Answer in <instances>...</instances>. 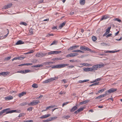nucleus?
Masks as SVG:
<instances>
[{
  "mask_svg": "<svg viewBox=\"0 0 122 122\" xmlns=\"http://www.w3.org/2000/svg\"><path fill=\"white\" fill-rule=\"evenodd\" d=\"M26 122H33V121L32 120H26Z\"/></svg>",
  "mask_w": 122,
  "mask_h": 122,
  "instance_id": "obj_64",
  "label": "nucleus"
},
{
  "mask_svg": "<svg viewBox=\"0 0 122 122\" xmlns=\"http://www.w3.org/2000/svg\"><path fill=\"white\" fill-rule=\"evenodd\" d=\"M50 116L51 115L50 114H48L46 115H44L41 117H40V118L41 119L45 118L48 117Z\"/></svg>",
  "mask_w": 122,
  "mask_h": 122,
  "instance_id": "obj_14",
  "label": "nucleus"
},
{
  "mask_svg": "<svg viewBox=\"0 0 122 122\" xmlns=\"http://www.w3.org/2000/svg\"><path fill=\"white\" fill-rule=\"evenodd\" d=\"M79 47V46H77V45H75L73 46H72V47H70V48H69L68 49V51H70L71 50H73L74 49H76L78 47Z\"/></svg>",
  "mask_w": 122,
  "mask_h": 122,
  "instance_id": "obj_7",
  "label": "nucleus"
},
{
  "mask_svg": "<svg viewBox=\"0 0 122 122\" xmlns=\"http://www.w3.org/2000/svg\"><path fill=\"white\" fill-rule=\"evenodd\" d=\"M13 97L11 96H8L5 97V100H10L12 99Z\"/></svg>",
  "mask_w": 122,
  "mask_h": 122,
  "instance_id": "obj_13",
  "label": "nucleus"
},
{
  "mask_svg": "<svg viewBox=\"0 0 122 122\" xmlns=\"http://www.w3.org/2000/svg\"><path fill=\"white\" fill-rule=\"evenodd\" d=\"M43 66V65L40 64V65H35L33 66L34 67H42V66Z\"/></svg>",
  "mask_w": 122,
  "mask_h": 122,
  "instance_id": "obj_23",
  "label": "nucleus"
},
{
  "mask_svg": "<svg viewBox=\"0 0 122 122\" xmlns=\"http://www.w3.org/2000/svg\"><path fill=\"white\" fill-rule=\"evenodd\" d=\"M117 52V51H105L104 52L105 53H114Z\"/></svg>",
  "mask_w": 122,
  "mask_h": 122,
  "instance_id": "obj_19",
  "label": "nucleus"
},
{
  "mask_svg": "<svg viewBox=\"0 0 122 122\" xmlns=\"http://www.w3.org/2000/svg\"><path fill=\"white\" fill-rule=\"evenodd\" d=\"M7 30L8 32V33L6 35H5L4 36V38L8 36V34H9V30L8 29H7Z\"/></svg>",
  "mask_w": 122,
  "mask_h": 122,
  "instance_id": "obj_38",
  "label": "nucleus"
},
{
  "mask_svg": "<svg viewBox=\"0 0 122 122\" xmlns=\"http://www.w3.org/2000/svg\"><path fill=\"white\" fill-rule=\"evenodd\" d=\"M69 103V102H66L65 103H64L62 105V106L63 107L64 106L66 105Z\"/></svg>",
  "mask_w": 122,
  "mask_h": 122,
  "instance_id": "obj_52",
  "label": "nucleus"
},
{
  "mask_svg": "<svg viewBox=\"0 0 122 122\" xmlns=\"http://www.w3.org/2000/svg\"><path fill=\"white\" fill-rule=\"evenodd\" d=\"M11 58V57L10 56L8 57L7 58H5V60H10V59Z\"/></svg>",
  "mask_w": 122,
  "mask_h": 122,
  "instance_id": "obj_54",
  "label": "nucleus"
},
{
  "mask_svg": "<svg viewBox=\"0 0 122 122\" xmlns=\"http://www.w3.org/2000/svg\"><path fill=\"white\" fill-rule=\"evenodd\" d=\"M84 108V107L80 108L77 110V111H78L79 112L83 110Z\"/></svg>",
  "mask_w": 122,
  "mask_h": 122,
  "instance_id": "obj_39",
  "label": "nucleus"
},
{
  "mask_svg": "<svg viewBox=\"0 0 122 122\" xmlns=\"http://www.w3.org/2000/svg\"><path fill=\"white\" fill-rule=\"evenodd\" d=\"M40 102V101L38 100H34L28 104V105L29 106L35 105L39 103Z\"/></svg>",
  "mask_w": 122,
  "mask_h": 122,
  "instance_id": "obj_3",
  "label": "nucleus"
},
{
  "mask_svg": "<svg viewBox=\"0 0 122 122\" xmlns=\"http://www.w3.org/2000/svg\"><path fill=\"white\" fill-rule=\"evenodd\" d=\"M101 80V79L100 78H98L95 80L94 81L91 82V83H94L95 82H97V81H100Z\"/></svg>",
  "mask_w": 122,
  "mask_h": 122,
  "instance_id": "obj_31",
  "label": "nucleus"
},
{
  "mask_svg": "<svg viewBox=\"0 0 122 122\" xmlns=\"http://www.w3.org/2000/svg\"><path fill=\"white\" fill-rule=\"evenodd\" d=\"M99 82H98L97 83H95L94 84H93V86H95L96 85H97L99 84Z\"/></svg>",
  "mask_w": 122,
  "mask_h": 122,
  "instance_id": "obj_58",
  "label": "nucleus"
},
{
  "mask_svg": "<svg viewBox=\"0 0 122 122\" xmlns=\"http://www.w3.org/2000/svg\"><path fill=\"white\" fill-rule=\"evenodd\" d=\"M97 65H95L92 66V67H91L92 71H95L97 69Z\"/></svg>",
  "mask_w": 122,
  "mask_h": 122,
  "instance_id": "obj_9",
  "label": "nucleus"
},
{
  "mask_svg": "<svg viewBox=\"0 0 122 122\" xmlns=\"http://www.w3.org/2000/svg\"><path fill=\"white\" fill-rule=\"evenodd\" d=\"M27 103L26 102H24L20 104V105L21 106H23L25 105Z\"/></svg>",
  "mask_w": 122,
  "mask_h": 122,
  "instance_id": "obj_46",
  "label": "nucleus"
},
{
  "mask_svg": "<svg viewBox=\"0 0 122 122\" xmlns=\"http://www.w3.org/2000/svg\"><path fill=\"white\" fill-rule=\"evenodd\" d=\"M70 62H76L77 61L76 60H70Z\"/></svg>",
  "mask_w": 122,
  "mask_h": 122,
  "instance_id": "obj_49",
  "label": "nucleus"
},
{
  "mask_svg": "<svg viewBox=\"0 0 122 122\" xmlns=\"http://www.w3.org/2000/svg\"><path fill=\"white\" fill-rule=\"evenodd\" d=\"M34 51L33 50H31L30 51H28L27 52V53H26V54H29L31 53H32L34 52Z\"/></svg>",
  "mask_w": 122,
  "mask_h": 122,
  "instance_id": "obj_45",
  "label": "nucleus"
},
{
  "mask_svg": "<svg viewBox=\"0 0 122 122\" xmlns=\"http://www.w3.org/2000/svg\"><path fill=\"white\" fill-rule=\"evenodd\" d=\"M79 50H75L72 51V52H78Z\"/></svg>",
  "mask_w": 122,
  "mask_h": 122,
  "instance_id": "obj_55",
  "label": "nucleus"
},
{
  "mask_svg": "<svg viewBox=\"0 0 122 122\" xmlns=\"http://www.w3.org/2000/svg\"><path fill=\"white\" fill-rule=\"evenodd\" d=\"M77 105H76L75 106L73 107L70 110V112H72L73 111H74L75 110H76L77 109Z\"/></svg>",
  "mask_w": 122,
  "mask_h": 122,
  "instance_id": "obj_10",
  "label": "nucleus"
},
{
  "mask_svg": "<svg viewBox=\"0 0 122 122\" xmlns=\"http://www.w3.org/2000/svg\"><path fill=\"white\" fill-rule=\"evenodd\" d=\"M26 93V92H23L20 93L18 95L20 97H21L22 96L25 95Z\"/></svg>",
  "mask_w": 122,
  "mask_h": 122,
  "instance_id": "obj_12",
  "label": "nucleus"
},
{
  "mask_svg": "<svg viewBox=\"0 0 122 122\" xmlns=\"http://www.w3.org/2000/svg\"><path fill=\"white\" fill-rule=\"evenodd\" d=\"M69 64H58L55 66H52V68H61L64 67L66 66H68Z\"/></svg>",
  "mask_w": 122,
  "mask_h": 122,
  "instance_id": "obj_1",
  "label": "nucleus"
},
{
  "mask_svg": "<svg viewBox=\"0 0 122 122\" xmlns=\"http://www.w3.org/2000/svg\"><path fill=\"white\" fill-rule=\"evenodd\" d=\"M78 54L77 53H71L66 55V57L69 58L71 57H74L78 55Z\"/></svg>",
  "mask_w": 122,
  "mask_h": 122,
  "instance_id": "obj_4",
  "label": "nucleus"
},
{
  "mask_svg": "<svg viewBox=\"0 0 122 122\" xmlns=\"http://www.w3.org/2000/svg\"><path fill=\"white\" fill-rule=\"evenodd\" d=\"M50 79H48L46 80L45 81H43V83H47L49 82H51Z\"/></svg>",
  "mask_w": 122,
  "mask_h": 122,
  "instance_id": "obj_22",
  "label": "nucleus"
},
{
  "mask_svg": "<svg viewBox=\"0 0 122 122\" xmlns=\"http://www.w3.org/2000/svg\"><path fill=\"white\" fill-rule=\"evenodd\" d=\"M105 88H103L99 90L97 92L98 93H100V92H102L104 91L105 90Z\"/></svg>",
  "mask_w": 122,
  "mask_h": 122,
  "instance_id": "obj_37",
  "label": "nucleus"
},
{
  "mask_svg": "<svg viewBox=\"0 0 122 122\" xmlns=\"http://www.w3.org/2000/svg\"><path fill=\"white\" fill-rule=\"evenodd\" d=\"M24 43V42H23L21 40H19L16 43V45H20L22 44H23Z\"/></svg>",
  "mask_w": 122,
  "mask_h": 122,
  "instance_id": "obj_16",
  "label": "nucleus"
},
{
  "mask_svg": "<svg viewBox=\"0 0 122 122\" xmlns=\"http://www.w3.org/2000/svg\"><path fill=\"white\" fill-rule=\"evenodd\" d=\"M32 63H24V65H32Z\"/></svg>",
  "mask_w": 122,
  "mask_h": 122,
  "instance_id": "obj_47",
  "label": "nucleus"
},
{
  "mask_svg": "<svg viewBox=\"0 0 122 122\" xmlns=\"http://www.w3.org/2000/svg\"><path fill=\"white\" fill-rule=\"evenodd\" d=\"M66 22L64 21L59 26V28L60 29H61L63 26L65 24Z\"/></svg>",
  "mask_w": 122,
  "mask_h": 122,
  "instance_id": "obj_18",
  "label": "nucleus"
},
{
  "mask_svg": "<svg viewBox=\"0 0 122 122\" xmlns=\"http://www.w3.org/2000/svg\"><path fill=\"white\" fill-rule=\"evenodd\" d=\"M80 3L81 5H84L85 3V0H80Z\"/></svg>",
  "mask_w": 122,
  "mask_h": 122,
  "instance_id": "obj_21",
  "label": "nucleus"
},
{
  "mask_svg": "<svg viewBox=\"0 0 122 122\" xmlns=\"http://www.w3.org/2000/svg\"><path fill=\"white\" fill-rule=\"evenodd\" d=\"M89 101L90 100H86L83 101H82V102H80V105L85 104H86V103H88Z\"/></svg>",
  "mask_w": 122,
  "mask_h": 122,
  "instance_id": "obj_15",
  "label": "nucleus"
},
{
  "mask_svg": "<svg viewBox=\"0 0 122 122\" xmlns=\"http://www.w3.org/2000/svg\"><path fill=\"white\" fill-rule=\"evenodd\" d=\"M111 27H109L107 29L106 31V33H107V34H108L110 32V29H111Z\"/></svg>",
  "mask_w": 122,
  "mask_h": 122,
  "instance_id": "obj_25",
  "label": "nucleus"
},
{
  "mask_svg": "<svg viewBox=\"0 0 122 122\" xmlns=\"http://www.w3.org/2000/svg\"><path fill=\"white\" fill-rule=\"evenodd\" d=\"M55 78H55V77H54L50 78V79L51 81H52L56 80Z\"/></svg>",
  "mask_w": 122,
  "mask_h": 122,
  "instance_id": "obj_53",
  "label": "nucleus"
},
{
  "mask_svg": "<svg viewBox=\"0 0 122 122\" xmlns=\"http://www.w3.org/2000/svg\"><path fill=\"white\" fill-rule=\"evenodd\" d=\"M58 42V41L56 40L52 42L50 45L51 46L52 45H56Z\"/></svg>",
  "mask_w": 122,
  "mask_h": 122,
  "instance_id": "obj_20",
  "label": "nucleus"
},
{
  "mask_svg": "<svg viewBox=\"0 0 122 122\" xmlns=\"http://www.w3.org/2000/svg\"><path fill=\"white\" fill-rule=\"evenodd\" d=\"M112 35V34H109L107 35L106 37H108Z\"/></svg>",
  "mask_w": 122,
  "mask_h": 122,
  "instance_id": "obj_61",
  "label": "nucleus"
},
{
  "mask_svg": "<svg viewBox=\"0 0 122 122\" xmlns=\"http://www.w3.org/2000/svg\"><path fill=\"white\" fill-rule=\"evenodd\" d=\"M117 90V89L116 88H112L109 89L108 90L106 91V93L107 94L109 95L110 93L113 92Z\"/></svg>",
  "mask_w": 122,
  "mask_h": 122,
  "instance_id": "obj_6",
  "label": "nucleus"
},
{
  "mask_svg": "<svg viewBox=\"0 0 122 122\" xmlns=\"http://www.w3.org/2000/svg\"><path fill=\"white\" fill-rule=\"evenodd\" d=\"M33 107H30L28 108L27 109V110L28 111H31L33 109Z\"/></svg>",
  "mask_w": 122,
  "mask_h": 122,
  "instance_id": "obj_41",
  "label": "nucleus"
},
{
  "mask_svg": "<svg viewBox=\"0 0 122 122\" xmlns=\"http://www.w3.org/2000/svg\"><path fill=\"white\" fill-rule=\"evenodd\" d=\"M69 67V68H72L74 67V66H70L68 67Z\"/></svg>",
  "mask_w": 122,
  "mask_h": 122,
  "instance_id": "obj_63",
  "label": "nucleus"
},
{
  "mask_svg": "<svg viewBox=\"0 0 122 122\" xmlns=\"http://www.w3.org/2000/svg\"><path fill=\"white\" fill-rule=\"evenodd\" d=\"M32 86L34 88H37L38 87L36 83H34L32 84Z\"/></svg>",
  "mask_w": 122,
  "mask_h": 122,
  "instance_id": "obj_26",
  "label": "nucleus"
},
{
  "mask_svg": "<svg viewBox=\"0 0 122 122\" xmlns=\"http://www.w3.org/2000/svg\"><path fill=\"white\" fill-rule=\"evenodd\" d=\"M10 93L11 94L13 93H16V92L15 91H12L10 92Z\"/></svg>",
  "mask_w": 122,
  "mask_h": 122,
  "instance_id": "obj_62",
  "label": "nucleus"
},
{
  "mask_svg": "<svg viewBox=\"0 0 122 122\" xmlns=\"http://www.w3.org/2000/svg\"><path fill=\"white\" fill-rule=\"evenodd\" d=\"M24 57H17L14 58V60L17 59L22 60L24 59Z\"/></svg>",
  "mask_w": 122,
  "mask_h": 122,
  "instance_id": "obj_11",
  "label": "nucleus"
},
{
  "mask_svg": "<svg viewBox=\"0 0 122 122\" xmlns=\"http://www.w3.org/2000/svg\"><path fill=\"white\" fill-rule=\"evenodd\" d=\"M47 54L45 52H40L38 53L36 55V56L37 57H43L46 55Z\"/></svg>",
  "mask_w": 122,
  "mask_h": 122,
  "instance_id": "obj_5",
  "label": "nucleus"
},
{
  "mask_svg": "<svg viewBox=\"0 0 122 122\" xmlns=\"http://www.w3.org/2000/svg\"><path fill=\"white\" fill-rule=\"evenodd\" d=\"M85 50L89 51L90 52H93V51L91 49L89 48L86 47V48H85Z\"/></svg>",
  "mask_w": 122,
  "mask_h": 122,
  "instance_id": "obj_33",
  "label": "nucleus"
},
{
  "mask_svg": "<svg viewBox=\"0 0 122 122\" xmlns=\"http://www.w3.org/2000/svg\"><path fill=\"white\" fill-rule=\"evenodd\" d=\"M113 20L114 21H117L119 22L122 21L120 19L117 18L114 19Z\"/></svg>",
  "mask_w": 122,
  "mask_h": 122,
  "instance_id": "obj_30",
  "label": "nucleus"
},
{
  "mask_svg": "<svg viewBox=\"0 0 122 122\" xmlns=\"http://www.w3.org/2000/svg\"><path fill=\"white\" fill-rule=\"evenodd\" d=\"M31 71L30 70H25V73H29V72H31Z\"/></svg>",
  "mask_w": 122,
  "mask_h": 122,
  "instance_id": "obj_40",
  "label": "nucleus"
},
{
  "mask_svg": "<svg viewBox=\"0 0 122 122\" xmlns=\"http://www.w3.org/2000/svg\"><path fill=\"white\" fill-rule=\"evenodd\" d=\"M61 51H53V54H57L61 53Z\"/></svg>",
  "mask_w": 122,
  "mask_h": 122,
  "instance_id": "obj_24",
  "label": "nucleus"
},
{
  "mask_svg": "<svg viewBox=\"0 0 122 122\" xmlns=\"http://www.w3.org/2000/svg\"><path fill=\"white\" fill-rule=\"evenodd\" d=\"M10 110V108H8L4 109L2 110L3 112L4 111V113H6V114L9 113H11L13 112H15L16 110H12L9 111Z\"/></svg>",
  "mask_w": 122,
  "mask_h": 122,
  "instance_id": "obj_2",
  "label": "nucleus"
},
{
  "mask_svg": "<svg viewBox=\"0 0 122 122\" xmlns=\"http://www.w3.org/2000/svg\"><path fill=\"white\" fill-rule=\"evenodd\" d=\"M12 5L11 3H9L8 4L6 5H5L4 6L3 9H6L10 7Z\"/></svg>",
  "mask_w": 122,
  "mask_h": 122,
  "instance_id": "obj_8",
  "label": "nucleus"
},
{
  "mask_svg": "<svg viewBox=\"0 0 122 122\" xmlns=\"http://www.w3.org/2000/svg\"><path fill=\"white\" fill-rule=\"evenodd\" d=\"M54 35V34H48L47 36H46L49 37L50 36H52Z\"/></svg>",
  "mask_w": 122,
  "mask_h": 122,
  "instance_id": "obj_42",
  "label": "nucleus"
},
{
  "mask_svg": "<svg viewBox=\"0 0 122 122\" xmlns=\"http://www.w3.org/2000/svg\"><path fill=\"white\" fill-rule=\"evenodd\" d=\"M70 117V116L69 115H66L64 116L63 117V118H64L66 119H67Z\"/></svg>",
  "mask_w": 122,
  "mask_h": 122,
  "instance_id": "obj_44",
  "label": "nucleus"
},
{
  "mask_svg": "<svg viewBox=\"0 0 122 122\" xmlns=\"http://www.w3.org/2000/svg\"><path fill=\"white\" fill-rule=\"evenodd\" d=\"M92 40L94 41H96L97 40V37L95 36H92Z\"/></svg>",
  "mask_w": 122,
  "mask_h": 122,
  "instance_id": "obj_32",
  "label": "nucleus"
},
{
  "mask_svg": "<svg viewBox=\"0 0 122 122\" xmlns=\"http://www.w3.org/2000/svg\"><path fill=\"white\" fill-rule=\"evenodd\" d=\"M53 51H51L50 52H48V55H50L51 54H53Z\"/></svg>",
  "mask_w": 122,
  "mask_h": 122,
  "instance_id": "obj_57",
  "label": "nucleus"
},
{
  "mask_svg": "<svg viewBox=\"0 0 122 122\" xmlns=\"http://www.w3.org/2000/svg\"><path fill=\"white\" fill-rule=\"evenodd\" d=\"M91 67L90 68H84L83 69V70L84 71L87 72V71H91L92 70H91Z\"/></svg>",
  "mask_w": 122,
  "mask_h": 122,
  "instance_id": "obj_17",
  "label": "nucleus"
},
{
  "mask_svg": "<svg viewBox=\"0 0 122 122\" xmlns=\"http://www.w3.org/2000/svg\"><path fill=\"white\" fill-rule=\"evenodd\" d=\"M51 121V120H50L49 118L47 120H44L43 121L44 122H49V121Z\"/></svg>",
  "mask_w": 122,
  "mask_h": 122,
  "instance_id": "obj_50",
  "label": "nucleus"
},
{
  "mask_svg": "<svg viewBox=\"0 0 122 122\" xmlns=\"http://www.w3.org/2000/svg\"><path fill=\"white\" fill-rule=\"evenodd\" d=\"M97 68H99L103 67L104 66V64H97Z\"/></svg>",
  "mask_w": 122,
  "mask_h": 122,
  "instance_id": "obj_28",
  "label": "nucleus"
},
{
  "mask_svg": "<svg viewBox=\"0 0 122 122\" xmlns=\"http://www.w3.org/2000/svg\"><path fill=\"white\" fill-rule=\"evenodd\" d=\"M108 95V94H107V93H106V91L105 92V93L104 94H103L102 95H101L102 96V97H104L105 96H107V95Z\"/></svg>",
  "mask_w": 122,
  "mask_h": 122,
  "instance_id": "obj_51",
  "label": "nucleus"
},
{
  "mask_svg": "<svg viewBox=\"0 0 122 122\" xmlns=\"http://www.w3.org/2000/svg\"><path fill=\"white\" fill-rule=\"evenodd\" d=\"M107 15H104L100 19L101 20H105L107 19Z\"/></svg>",
  "mask_w": 122,
  "mask_h": 122,
  "instance_id": "obj_27",
  "label": "nucleus"
},
{
  "mask_svg": "<svg viewBox=\"0 0 122 122\" xmlns=\"http://www.w3.org/2000/svg\"><path fill=\"white\" fill-rule=\"evenodd\" d=\"M20 24L25 26H26L27 25V24L26 23L24 22H21Z\"/></svg>",
  "mask_w": 122,
  "mask_h": 122,
  "instance_id": "obj_36",
  "label": "nucleus"
},
{
  "mask_svg": "<svg viewBox=\"0 0 122 122\" xmlns=\"http://www.w3.org/2000/svg\"><path fill=\"white\" fill-rule=\"evenodd\" d=\"M53 62H47V64H53Z\"/></svg>",
  "mask_w": 122,
  "mask_h": 122,
  "instance_id": "obj_60",
  "label": "nucleus"
},
{
  "mask_svg": "<svg viewBox=\"0 0 122 122\" xmlns=\"http://www.w3.org/2000/svg\"><path fill=\"white\" fill-rule=\"evenodd\" d=\"M30 34H33V31L32 30L30 29L29 31Z\"/></svg>",
  "mask_w": 122,
  "mask_h": 122,
  "instance_id": "obj_48",
  "label": "nucleus"
},
{
  "mask_svg": "<svg viewBox=\"0 0 122 122\" xmlns=\"http://www.w3.org/2000/svg\"><path fill=\"white\" fill-rule=\"evenodd\" d=\"M7 74V73L6 72H3L1 73H0V76L2 75L5 76Z\"/></svg>",
  "mask_w": 122,
  "mask_h": 122,
  "instance_id": "obj_29",
  "label": "nucleus"
},
{
  "mask_svg": "<svg viewBox=\"0 0 122 122\" xmlns=\"http://www.w3.org/2000/svg\"><path fill=\"white\" fill-rule=\"evenodd\" d=\"M82 65L83 66H91L90 64H88L87 63H83L82 64Z\"/></svg>",
  "mask_w": 122,
  "mask_h": 122,
  "instance_id": "obj_43",
  "label": "nucleus"
},
{
  "mask_svg": "<svg viewBox=\"0 0 122 122\" xmlns=\"http://www.w3.org/2000/svg\"><path fill=\"white\" fill-rule=\"evenodd\" d=\"M57 117H51L49 118L51 121L52 120H53L55 119H56L57 118Z\"/></svg>",
  "mask_w": 122,
  "mask_h": 122,
  "instance_id": "obj_35",
  "label": "nucleus"
},
{
  "mask_svg": "<svg viewBox=\"0 0 122 122\" xmlns=\"http://www.w3.org/2000/svg\"><path fill=\"white\" fill-rule=\"evenodd\" d=\"M86 46H81L80 47V49L82 51H85Z\"/></svg>",
  "mask_w": 122,
  "mask_h": 122,
  "instance_id": "obj_34",
  "label": "nucleus"
},
{
  "mask_svg": "<svg viewBox=\"0 0 122 122\" xmlns=\"http://www.w3.org/2000/svg\"><path fill=\"white\" fill-rule=\"evenodd\" d=\"M102 96L101 95L99 96H98V97H97L95 99H100V98H102Z\"/></svg>",
  "mask_w": 122,
  "mask_h": 122,
  "instance_id": "obj_56",
  "label": "nucleus"
},
{
  "mask_svg": "<svg viewBox=\"0 0 122 122\" xmlns=\"http://www.w3.org/2000/svg\"><path fill=\"white\" fill-rule=\"evenodd\" d=\"M102 45L103 46H105L107 45V44L106 43H101Z\"/></svg>",
  "mask_w": 122,
  "mask_h": 122,
  "instance_id": "obj_59",
  "label": "nucleus"
}]
</instances>
